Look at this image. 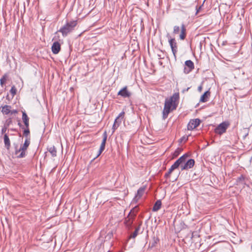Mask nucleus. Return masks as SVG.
<instances>
[{"mask_svg":"<svg viewBox=\"0 0 252 252\" xmlns=\"http://www.w3.org/2000/svg\"><path fill=\"white\" fill-rule=\"evenodd\" d=\"M138 211L139 206L138 205H136L130 210L128 214L130 215V216L133 217V218H135Z\"/></svg>","mask_w":252,"mask_h":252,"instance_id":"obj_18","label":"nucleus"},{"mask_svg":"<svg viewBox=\"0 0 252 252\" xmlns=\"http://www.w3.org/2000/svg\"><path fill=\"white\" fill-rule=\"evenodd\" d=\"M140 198H139L138 196H137V195H135L134 197L133 198V199H132V201L131 202V203L132 204H136L138 201V200L140 199Z\"/></svg>","mask_w":252,"mask_h":252,"instance_id":"obj_31","label":"nucleus"},{"mask_svg":"<svg viewBox=\"0 0 252 252\" xmlns=\"http://www.w3.org/2000/svg\"><path fill=\"white\" fill-rule=\"evenodd\" d=\"M195 161L193 159L189 158L188 154H184L177 159L171 166L169 172L171 173L173 170L179 167L182 170H189L193 167Z\"/></svg>","mask_w":252,"mask_h":252,"instance_id":"obj_2","label":"nucleus"},{"mask_svg":"<svg viewBox=\"0 0 252 252\" xmlns=\"http://www.w3.org/2000/svg\"><path fill=\"white\" fill-rule=\"evenodd\" d=\"M210 94L211 93L209 91L205 92L200 97L199 101L201 102H207L210 96Z\"/></svg>","mask_w":252,"mask_h":252,"instance_id":"obj_15","label":"nucleus"},{"mask_svg":"<svg viewBox=\"0 0 252 252\" xmlns=\"http://www.w3.org/2000/svg\"><path fill=\"white\" fill-rule=\"evenodd\" d=\"M180 34V39L184 40L186 36V28L184 24H182L181 28L178 26H175L173 28V33L174 34Z\"/></svg>","mask_w":252,"mask_h":252,"instance_id":"obj_5","label":"nucleus"},{"mask_svg":"<svg viewBox=\"0 0 252 252\" xmlns=\"http://www.w3.org/2000/svg\"><path fill=\"white\" fill-rule=\"evenodd\" d=\"M49 152L51 154L53 157L56 156L57 151L54 147H51L49 150Z\"/></svg>","mask_w":252,"mask_h":252,"instance_id":"obj_27","label":"nucleus"},{"mask_svg":"<svg viewBox=\"0 0 252 252\" xmlns=\"http://www.w3.org/2000/svg\"><path fill=\"white\" fill-rule=\"evenodd\" d=\"M183 149L182 148H178L175 151V152L172 154V158H174L177 157L180 153L182 152Z\"/></svg>","mask_w":252,"mask_h":252,"instance_id":"obj_23","label":"nucleus"},{"mask_svg":"<svg viewBox=\"0 0 252 252\" xmlns=\"http://www.w3.org/2000/svg\"><path fill=\"white\" fill-rule=\"evenodd\" d=\"M130 215H128L126 218H125L124 223L126 228L128 229V230H131L133 228V222L135 218L133 217L130 216Z\"/></svg>","mask_w":252,"mask_h":252,"instance_id":"obj_7","label":"nucleus"},{"mask_svg":"<svg viewBox=\"0 0 252 252\" xmlns=\"http://www.w3.org/2000/svg\"><path fill=\"white\" fill-rule=\"evenodd\" d=\"M78 24L77 20H73L67 22L59 31L63 36H66L69 33L72 32Z\"/></svg>","mask_w":252,"mask_h":252,"instance_id":"obj_3","label":"nucleus"},{"mask_svg":"<svg viewBox=\"0 0 252 252\" xmlns=\"http://www.w3.org/2000/svg\"><path fill=\"white\" fill-rule=\"evenodd\" d=\"M61 49V44L58 41L54 42L51 47L52 51L54 54H57L59 53Z\"/></svg>","mask_w":252,"mask_h":252,"instance_id":"obj_14","label":"nucleus"},{"mask_svg":"<svg viewBox=\"0 0 252 252\" xmlns=\"http://www.w3.org/2000/svg\"><path fill=\"white\" fill-rule=\"evenodd\" d=\"M24 133L26 135H28L29 133H30V131L28 129H26V130H25L24 131Z\"/></svg>","mask_w":252,"mask_h":252,"instance_id":"obj_33","label":"nucleus"},{"mask_svg":"<svg viewBox=\"0 0 252 252\" xmlns=\"http://www.w3.org/2000/svg\"><path fill=\"white\" fill-rule=\"evenodd\" d=\"M30 141L26 139L23 145H21L19 150L15 151V155L18 158H22L25 157L26 155V151L30 145Z\"/></svg>","mask_w":252,"mask_h":252,"instance_id":"obj_4","label":"nucleus"},{"mask_svg":"<svg viewBox=\"0 0 252 252\" xmlns=\"http://www.w3.org/2000/svg\"><path fill=\"white\" fill-rule=\"evenodd\" d=\"M200 121L198 119L191 120L188 125V129L192 130L197 127L200 124Z\"/></svg>","mask_w":252,"mask_h":252,"instance_id":"obj_10","label":"nucleus"},{"mask_svg":"<svg viewBox=\"0 0 252 252\" xmlns=\"http://www.w3.org/2000/svg\"><path fill=\"white\" fill-rule=\"evenodd\" d=\"M10 92L11 94H12V97H13L14 95H16V93H17V89L14 86H13L11 87V89L10 90Z\"/></svg>","mask_w":252,"mask_h":252,"instance_id":"obj_28","label":"nucleus"},{"mask_svg":"<svg viewBox=\"0 0 252 252\" xmlns=\"http://www.w3.org/2000/svg\"><path fill=\"white\" fill-rule=\"evenodd\" d=\"M230 123L228 121H224L220 124L215 129V133L221 135L225 133L227 128L229 126Z\"/></svg>","mask_w":252,"mask_h":252,"instance_id":"obj_6","label":"nucleus"},{"mask_svg":"<svg viewBox=\"0 0 252 252\" xmlns=\"http://www.w3.org/2000/svg\"><path fill=\"white\" fill-rule=\"evenodd\" d=\"M141 223L135 228L134 231L129 236L128 239H134L138 235Z\"/></svg>","mask_w":252,"mask_h":252,"instance_id":"obj_20","label":"nucleus"},{"mask_svg":"<svg viewBox=\"0 0 252 252\" xmlns=\"http://www.w3.org/2000/svg\"><path fill=\"white\" fill-rule=\"evenodd\" d=\"M171 174H165V178L167 179L168 178H169L170 177V175Z\"/></svg>","mask_w":252,"mask_h":252,"instance_id":"obj_35","label":"nucleus"},{"mask_svg":"<svg viewBox=\"0 0 252 252\" xmlns=\"http://www.w3.org/2000/svg\"><path fill=\"white\" fill-rule=\"evenodd\" d=\"M11 123H12V119L11 118H9L5 121L4 126L8 127L9 126H10V125L11 124Z\"/></svg>","mask_w":252,"mask_h":252,"instance_id":"obj_30","label":"nucleus"},{"mask_svg":"<svg viewBox=\"0 0 252 252\" xmlns=\"http://www.w3.org/2000/svg\"><path fill=\"white\" fill-rule=\"evenodd\" d=\"M124 115L125 112L124 111L122 112L119 114V116L116 118L115 120H117L118 121H120V120L122 121L124 117Z\"/></svg>","mask_w":252,"mask_h":252,"instance_id":"obj_29","label":"nucleus"},{"mask_svg":"<svg viewBox=\"0 0 252 252\" xmlns=\"http://www.w3.org/2000/svg\"><path fill=\"white\" fill-rule=\"evenodd\" d=\"M8 78V75L6 74H5L2 76V77L0 79V84L1 86L5 83L7 79Z\"/></svg>","mask_w":252,"mask_h":252,"instance_id":"obj_26","label":"nucleus"},{"mask_svg":"<svg viewBox=\"0 0 252 252\" xmlns=\"http://www.w3.org/2000/svg\"><path fill=\"white\" fill-rule=\"evenodd\" d=\"M159 240L158 237L154 236L152 239V243L150 244V247L151 248H153L156 247V245L159 242Z\"/></svg>","mask_w":252,"mask_h":252,"instance_id":"obj_22","label":"nucleus"},{"mask_svg":"<svg viewBox=\"0 0 252 252\" xmlns=\"http://www.w3.org/2000/svg\"><path fill=\"white\" fill-rule=\"evenodd\" d=\"M145 189H146V187H142L138 189V190L137 191V193L135 195H137V196H138L139 198H141L143 194H144Z\"/></svg>","mask_w":252,"mask_h":252,"instance_id":"obj_21","label":"nucleus"},{"mask_svg":"<svg viewBox=\"0 0 252 252\" xmlns=\"http://www.w3.org/2000/svg\"><path fill=\"white\" fill-rule=\"evenodd\" d=\"M161 207V201L160 200H158L154 205L152 208L153 212H156L159 210Z\"/></svg>","mask_w":252,"mask_h":252,"instance_id":"obj_16","label":"nucleus"},{"mask_svg":"<svg viewBox=\"0 0 252 252\" xmlns=\"http://www.w3.org/2000/svg\"><path fill=\"white\" fill-rule=\"evenodd\" d=\"M194 63L190 60H188L185 62V67L184 68V72L185 73H189L194 68Z\"/></svg>","mask_w":252,"mask_h":252,"instance_id":"obj_12","label":"nucleus"},{"mask_svg":"<svg viewBox=\"0 0 252 252\" xmlns=\"http://www.w3.org/2000/svg\"><path fill=\"white\" fill-rule=\"evenodd\" d=\"M121 123V120H120V121H118L117 120H115L114 123L112 127V133H113L115 130L119 127Z\"/></svg>","mask_w":252,"mask_h":252,"instance_id":"obj_24","label":"nucleus"},{"mask_svg":"<svg viewBox=\"0 0 252 252\" xmlns=\"http://www.w3.org/2000/svg\"><path fill=\"white\" fill-rule=\"evenodd\" d=\"M1 112L5 115L10 114L11 115L16 114L18 113V111L16 110H11V106L5 105L2 107Z\"/></svg>","mask_w":252,"mask_h":252,"instance_id":"obj_8","label":"nucleus"},{"mask_svg":"<svg viewBox=\"0 0 252 252\" xmlns=\"http://www.w3.org/2000/svg\"><path fill=\"white\" fill-rule=\"evenodd\" d=\"M22 153L23 154V152H22V151H20V152L19 153V154H22Z\"/></svg>","mask_w":252,"mask_h":252,"instance_id":"obj_38","label":"nucleus"},{"mask_svg":"<svg viewBox=\"0 0 252 252\" xmlns=\"http://www.w3.org/2000/svg\"><path fill=\"white\" fill-rule=\"evenodd\" d=\"M8 128V127H7L5 126H3L2 128V130H1V133L2 134L5 133L6 132V130H7Z\"/></svg>","mask_w":252,"mask_h":252,"instance_id":"obj_32","label":"nucleus"},{"mask_svg":"<svg viewBox=\"0 0 252 252\" xmlns=\"http://www.w3.org/2000/svg\"><path fill=\"white\" fill-rule=\"evenodd\" d=\"M202 88H203V87H202V85H200L198 87V91L199 92H201L202 90Z\"/></svg>","mask_w":252,"mask_h":252,"instance_id":"obj_34","label":"nucleus"},{"mask_svg":"<svg viewBox=\"0 0 252 252\" xmlns=\"http://www.w3.org/2000/svg\"><path fill=\"white\" fill-rule=\"evenodd\" d=\"M118 95L123 97H129L131 95V93L127 90V87L126 86L118 92Z\"/></svg>","mask_w":252,"mask_h":252,"instance_id":"obj_13","label":"nucleus"},{"mask_svg":"<svg viewBox=\"0 0 252 252\" xmlns=\"http://www.w3.org/2000/svg\"><path fill=\"white\" fill-rule=\"evenodd\" d=\"M179 99L180 94L179 92L174 93L169 98L165 99L162 112V117L164 119L167 117L171 111L176 109L179 104Z\"/></svg>","mask_w":252,"mask_h":252,"instance_id":"obj_1","label":"nucleus"},{"mask_svg":"<svg viewBox=\"0 0 252 252\" xmlns=\"http://www.w3.org/2000/svg\"><path fill=\"white\" fill-rule=\"evenodd\" d=\"M185 141H187L188 138H186L185 137H183L182 139V140H185Z\"/></svg>","mask_w":252,"mask_h":252,"instance_id":"obj_36","label":"nucleus"},{"mask_svg":"<svg viewBox=\"0 0 252 252\" xmlns=\"http://www.w3.org/2000/svg\"><path fill=\"white\" fill-rule=\"evenodd\" d=\"M4 143L6 149L9 150L10 147V141L7 134H5L4 135Z\"/></svg>","mask_w":252,"mask_h":252,"instance_id":"obj_19","label":"nucleus"},{"mask_svg":"<svg viewBox=\"0 0 252 252\" xmlns=\"http://www.w3.org/2000/svg\"><path fill=\"white\" fill-rule=\"evenodd\" d=\"M22 119L26 126L28 127L29 126V119L25 112H22Z\"/></svg>","mask_w":252,"mask_h":252,"instance_id":"obj_17","label":"nucleus"},{"mask_svg":"<svg viewBox=\"0 0 252 252\" xmlns=\"http://www.w3.org/2000/svg\"><path fill=\"white\" fill-rule=\"evenodd\" d=\"M168 42L171 48L172 52L174 57H176V54L178 51V46L176 41L174 38H170L169 39Z\"/></svg>","mask_w":252,"mask_h":252,"instance_id":"obj_9","label":"nucleus"},{"mask_svg":"<svg viewBox=\"0 0 252 252\" xmlns=\"http://www.w3.org/2000/svg\"><path fill=\"white\" fill-rule=\"evenodd\" d=\"M107 138V132L106 131H105L103 133V139H102L99 150L98 151L97 157L99 156L102 153V152L104 151V150L105 149V147Z\"/></svg>","mask_w":252,"mask_h":252,"instance_id":"obj_11","label":"nucleus"},{"mask_svg":"<svg viewBox=\"0 0 252 252\" xmlns=\"http://www.w3.org/2000/svg\"><path fill=\"white\" fill-rule=\"evenodd\" d=\"M246 179V177L245 176H244L243 174H241V176L240 177H239V178H238L237 180V185H239V184H245L244 181H245V180Z\"/></svg>","mask_w":252,"mask_h":252,"instance_id":"obj_25","label":"nucleus"},{"mask_svg":"<svg viewBox=\"0 0 252 252\" xmlns=\"http://www.w3.org/2000/svg\"><path fill=\"white\" fill-rule=\"evenodd\" d=\"M178 177V176L177 178H174V179H173V180H172V182H174V181L176 180V179H177V178Z\"/></svg>","mask_w":252,"mask_h":252,"instance_id":"obj_37","label":"nucleus"}]
</instances>
